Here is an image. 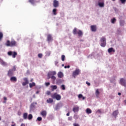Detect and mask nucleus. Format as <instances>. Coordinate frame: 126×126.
Returning <instances> with one entry per match:
<instances>
[{
  "mask_svg": "<svg viewBox=\"0 0 126 126\" xmlns=\"http://www.w3.org/2000/svg\"><path fill=\"white\" fill-rule=\"evenodd\" d=\"M113 0V1H115V0Z\"/></svg>",
  "mask_w": 126,
  "mask_h": 126,
  "instance_id": "58",
  "label": "nucleus"
},
{
  "mask_svg": "<svg viewBox=\"0 0 126 126\" xmlns=\"http://www.w3.org/2000/svg\"><path fill=\"white\" fill-rule=\"evenodd\" d=\"M51 88L52 89V91H54V90H56V89L58 88V87L56 85H52L51 86Z\"/></svg>",
  "mask_w": 126,
  "mask_h": 126,
  "instance_id": "23",
  "label": "nucleus"
},
{
  "mask_svg": "<svg viewBox=\"0 0 126 126\" xmlns=\"http://www.w3.org/2000/svg\"><path fill=\"white\" fill-rule=\"evenodd\" d=\"M91 29L92 32H96L97 31V27L96 25H92L91 26Z\"/></svg>",
  "mask_w": 126,
  "mask_h": 126,
  "instance_id": "11",
  "label": "nucleus"
},
{
  "mask_svg": "<svg viewBox=\"0 0 126 126\" xmlns=\"http://www.w3.org/2000/svg\"><path fill=\"white\" fill-rule=\"evenodd\" d=\"M65 59V56L64 55L62 56V61L64 62V59Z\"/></svg>",
  "mask_w": 126,
  "mask_h": 126,
  "instance_id": "38",
  "label": "nucleus"
},
{
  "mask_svg": "<svg viewBox=\"0 0 126 126\" xmlns=\"http://www.w3.org/2000/svg\"><path fill=\"white\" fill-rule=\"evenodd\" d=\"M73 34H74V35H76V34H77L79 37H82L83 35V32H82L81 30H77L76 28H74V30H73Z\"/></svg>",
  "mask_w": 126,
  "mask_h": 126,
  "instance_id": "3",
  "label": "nucleus"
},
{
  "mask_svg": "<svg viewBox=\"0 0 126 126\" xmlns=\"http://www.w3.org/2000/svg\"><path fill=\"white\" fill-rule=\"evenodd\" d=\"M118 95H121V93H118Z\"/></svg>",
  "mask_w": 126,
  "mask_h": 126,
  "instance_id": "53",
  "label": "nucleus"
},
{
  "mask_svg": "<svg viewBox=\"0 0 126 126\" xmlns=\"http://www.w3.org/2000/svg\"><path fill=\"white\" fill-rule=\"evenodd\" d=\"M116 20L115 18H113L112 19H111V23L112 24H115V22H116Z\"/></svg>",
  "mask_w": 126,
  "mask_h": 126,
  "instance_id": "34",
  "label": "nucleus"
},
{
  "mask_svg": "<svg viewBox=\"0 0 126 126\" xmlns=\"http://www.w3.org/2000/svg\"><path fill=\"white\" fill-rule=\"evenodd\" d=\"M87 114H91L92 113V110L90 108H87L86 111Z\"/></svg>",
  "mask_w": 126,
  "mask_h": 126,
  "instance_id": "26",
  "label": "nucleus"
},
{
  "mask_svg": "<svg viewBox=\"0 0 126 126\" xmlns=\"http://www.w3.org/2000/svg\"><path fill=\"white\" fill-rule=\"evenodd\" d=\"M30 88H32V87H33V86H36V84L34 82H32V83H30Z\"/></svg>",
  "mask_w": 126,
  "mask_h": 126,
  "instance_id": "25",
  "label": "nucleus"
},
{
  "mask_svg": "<svg viewBox=\"0 0 126 126\" xmlns=\"http://www.w3.org/2000/svg\"><path fill=\"white\" fill-rule=\"evenodd\" d=\"M16 70V68L14 66L13 69L9 70L8 71L7 75L8 76H12L13 75V72Z\"/></svg>",
  "mask_w": 126,
  "mask_h": 126,
  "instance_id": "5",
  "label": "nucleus"
},
{
  "mask_svg": "<svg viewBox=\"0 0 126 126\" xmlns=\"http://www.w3.org/2000/svg\"><path fill=\"white\" fill-rule=\"evenodd\" d=\"M29 1L32 4H34V3H35V0H29Z\"/></svg>",
  "mask_w": 126,
  "mask_h": 126,
  "instance_id": "37",
  "label": "nucleus"
},
{
  "mask_svg": "<svg viewBox=\"0 0 126 126\" xmlns=\"http://www.w3.org/2000/svg\"><path fill=\"white\" fill-rule=\"evenodd\" d=\"M68 121H71V120H72V118H71V117H68Z\"/></svg>",
  "mask_w": 126,
  "mask_h": 126,
  "instance_id": "46",
  "label": "nucleus"
},
{
  "mask_svg": "<svg viewBox=\"0 0 126 126\" xmlns=\"http://www.w3.org/2000/svg\"><path fill=\"white\" fill-rule=\"evenodd\" d=\"M53 6L54 7H58L59 6V1L57 0H54L53 1Z\"/></svg>",
  "mask_w": 126,
  "mask_h": 126,
  "instance_id": "12",
  "label": "nucleus"
},
{
  "mask_svg": "<svg viewBox=\"0 0 126 126\" xmlns=\"http://www.w3.org/2000/svg\"><path fill=\"white\" fill-rule=\"evenodd\" d=\"M73 111L75 113V112H78L79 111V107L78 106L76 105V106L73 108Z\"/></svg>",
  "mask_w": 126,
  "mask_h": 126,
  "instance_id": "17",
  "label": "nucleus"
},
{
  "mask_svg": "<svg viewBox=\"0 0 126 126\" xmlns=\"http://www.w3.org/2000/svg\"><path fill=\"white\" fill-rule=\"evenodd\" d=\"M46 94H47V95H51V92H50V91H47V92H46Z\"/></svg>",
  "mask_w": 126,
  "mask_h": 126,
  "instance_id": "42",
  "label": "nucleus"
},
{
  "mask_svg": "<svg viewBox=\"0 0 126 126\" xmlns=\"http://www.w3.org/2000/svg\"><path fill=\"white\" fill-rule=\"evenodd\" d=\"M33 79H31V80H30V82H33Z\"/></svg>",
  "mask_w": 126,
  "mask_h": 126,
  "instance_id": "50",
  "label": "nucleus"
},
{
  "mask_svg": "<svg viewBox=\"0 0 126 126\" xmlns=\"http://www.w3.org/2000/svg\"><path fill=\"white\" fill-rule=\"evenodd\" d=\"M57 9L55 8V9H53V14H54V15H57Z\"/></svg>",
  "mask_w": 126,
  "mask_h": 126,
  "instance_id": "35",
  "label": "nucleus"
},
{
  "mask_svg": "<svg viewBox=\"0 0 126 126\" xmlns=\"http://www.w3.org/2000/svg\"><path fill=\"white\" fill-rule=\"evenodd\" d=\"M78 97L79 99L82 98V100H85V97L83 96V95L82 94H79L78 95Z\"/></svg>",
  "mask_w": 126,
  "mask_h": 126,
  "instance_id": "22",
  "label": "nucleus"
},
{
  "mask_svg": "<svg viewBox=\"0 0 126 126\" xmlns=\"http://www.w3.org/2000/svg\"><path fill=\"white\" fill-rule=\"evenodd\" d=\"M64 65L63 64H62V66H63Z\"/></svg>",
  "mask_w": 126,
  "mask_h": 126,
  "instance_id": "57",
  "label": "nucleus"
},
{
  "mask_svg": "<svg viewBox=\"0 0 126 126\" xmlns=\"http://www.w3.org/2000/svg\"><path fill=\"white\" fill-rule=\"evenodd\" d=\"M28 120H32V119H33V116L32 115V114H29L28 117Z\"/></svg>",
  "mask_w": 126,
  "mask_h": 126,
  "instance_id": "31",
  "label": "nucleus"
},
{
  "mask_svg": "<svg viewBox=\"0 0 126 126\" xmlns=\"http://www.w3.org/2000/svg\"><path fill=\"white\" fill-rule=\"evenodd\" d=\"M70 67V65L65 66L64 68H69Z\"/></svg>",
  "mask_w": 126,
  "mask_h": 126,
  "instance_id": "45",
  "label": "nucleus"
},
{
  "mask_svg": "<svg viewBox=\"0 0 126 126\" xmlns=\"http://www.w3.org/2000/svg\"><path fill=\"white\" fill-rule=\"evenodd\" d=\"M38 58H40V59H41V58L43 57V54H38Z\"/></svg>",
  "mask_w": 126,
  "mask_h": 126,
  "instance_id": "40",
  "label": "nucleus"
},
{
  "mask_svg": "<svg viewBox=\"0 0 126 126\" xmlns=\"http://www.w3.org/2000/svg\"><path fill=\"white\" fill-rule=\"evenodd\" d=\"M108 52L109 54H111V53H115V52H116V50L114 48H113V47H111L108 49Z\"/></svg>",
  "mask_w": 126,
  "mask_h": 126,
  "instance_id": "16",
  "label": "nucleus"
},
{
  "mask_svg": "<svg viewBox=\"0 0 126 126\" xmlns=\"http://www.w3.org/2000/svg\"><path fill=\"white\" fill-rule=\"evenodd\" d=\"M120 1L122 3L125 4L126 3V0H120Z\"/></svg>",
  "mask_w": 126,
  "mask_h": 126,
  "instance_id": "41",
  "label": "nucleus"
},
{
  "mask_svg": "<svg viewBox=\"0 0 126 126\" xmlns=\"http://www.w3.org/2000/svg\"><path fill=\"white\" fill-rule=\"evenodd\" d=\"M120 84L124 87H126V80H124V78L120 79Z\"/></svg>",
  "mask_w": 126,
  "mask_h": 126,
  "instance_id": "9",
  "label": "nucleus"
},
{
  "mask_svg": "<svg viewBox=\"0 0 126 126\" xmlns=\"http://www.w3.org/2000/svg\"><path fill=\"white\" fill-rule=\"evenodd\" d=\"M60 109V104H57L55 108V111H58Z\"/></svg>",
  "mask_w": 126,
  "mask_h": 126,
  "instance_id": "30",
  "label": "nucleus"
},
{
  "mask_svg": "<svg viewBox=\"0 0 126 126\" xmlns=\"http://www.w3.org/2000/svg\"><path fill=\"white\" fill-rule=\"evenodd\" d=\"M3 99L5 101H6V100H7V98L6 97H4Z\"/></svg>",
  "mask_w": 126,
  "mask_h": 126,
  "instance_id": "47",
  "label": "nucleus"
},
{
  "mask_svg": "<svg viewBox=\"0 0 126 126\" xmlns=\"http://www.w3.org/2000/svg\"><path fill=\"white\" fill-rule=\"evenodd\" d=\"M46 102L49 104H51L52 103H53V102H54V99H53V98H50L46 100Z\"/></svg>",
  "mask_w": 126,
  "mask_h": 126,
  "instance_id": "21",
  "label": "nucleus"
},
{
  "mask_svg": "<svg viewBox=\"0 0 126 126\" xmlns=\"http://www.w3.org/2000/svg\"><path fill=\"white\" fill-rule=\"evenodd\" d=\"M86 84H87V85H88V86H90L91 84H90V83L88 82V81H87V82H86Z\"/></svg>",
  "mask_w": 126,
  "mask_h": 126,
  "instance_id": "43",
  "label": "nucleus"
},
{
  "mask_svg": "<svg viewBox=\"0 0 126 126\" xmlns=\"http://www.w3.org/2000/svg\"><path fill=\"white\" fill-rule=\"evenodd\" d=\"M16 126V125L15 124L11 125V126Z\"/></svg>",
  "mask_w": 126,
  "mask_h": 126,
  "instance_id": "52",
  "label": "nucleus"
},
{
  "mask_svg": "<svg viewBox=\"0 0 126 126\" xmlns=\"http://www.w3.org/2000/svg\"><path fill=\"white\" fill-rule=\"evenodd\" d=\"M52 97L56 99V100H57V101H60V100H61V99H62V96H61V95L57 94V93H55Z\"/></svg>",
  "mask_w": 126,
  "mask_h": 126,
  "instance_id": "8",
  "label": "nucleus"
},
{
  "mask_svg": "<svg viewBox=\"0 0 126 126\" xmlns=\"http://www.w3.org/2000/svg\"><path fill=\"white\" fill-rule=\"evenodd\" d=\"M98 5L100 6V7H104V3L103 2H99Z\"/></svg>",
  "mask_w": 126,
  "mask_h": 126,
  "instance_id": "29",
  "label": "nucleus"
},
{
  "mask_svg": "<svg viewBox=\"0 0 126 126\" xmlns=\"http://www.w3.org/2000/svg\"><path fill=\"white\" fill-rule=\"evenodd\" d=\"M7 54L9 56H12L13 59H15V58H16V56H17V52L15 51H14V52L9 51L7 53Z\"/></svg>",
  "mask_w": 126,
  "mask_h": 126,
  "instance_id": "6",
  "label": "nucleus"
},
{
  "mask_svg": "<svg viewBox=\"0 0 126 126\" xmlns=\"http://www.w3.org/2000/svg\"><path fill=\"white\" fill-rule=\"evenodd\" d=\"M66 116H67V117L69 116V112H68V113L66 114Z\"/></svg>",
  "mask_w": 126,
  "mask_h": 126,
  "instance_id": "49",
  "label": "nucleus"
},
{
  "mask_svg": "<svg viewBox=\"0 0 126 126\" xmlns=\"http://www.w3.org/2000/svg\"><path fill=\"white\" fill-rule=\"evenodd\" d=\"M61 88L62 89V90H65V86H64V85H62L61 86Z\"/></svg>",
  "mask_w": 126,
  "mask_h": 126,
  "instance_id": "36",
  "label": "nucleus"
},
{
  "mask_svg": "<svg viewBox=\"0 0 126 126\" xmlns=\"http://www.w3.org/2000/svg\"><path fill=\"white\" fill-rule=\"evenodd\" d=\"M120 24L121 26H124V25L125 24V21L124 20L120 21Z\"/></svg>",
  "mask_w": 126,
  "mask_h": 126,
  "instance_id": "33",
  "label": "nucleus"
},
{
  "mask_svg": "<svg viewBox=\"0 0 126 126\" xmlns=\"http://www.w3.org/2000/svg\"><path fill=\"white\" fill-rule=\"evenodd\" d=\"M0 63L2 65H3L4 66H6V65H7V63L5 62L4 61H3V60H2V59L0 58Z\"/></svg>",
  "mask_w": 126,
  "mask_h": 126,
  "instance_id": "14",
  "label": "nucleus"
},
{
  "mask_svg": "<svg viewBox=\"0 0 126 126\" xmlns=\"http://www.w3.org/2000/svg\"><path fill=\"white\" fill-rule=\"evenodd\" d=\"M99 94H100V92H99V90L97 89L95 91V94L96 97H98V96H99Z\"/></svg>",
  "mask_w": 126,
  "mask_h": 126,
  "instance_id": "32",
  "label": "nucleus"
},
{
  "mask_svg": "<svg viewBox=\"0 0 126 126\" xmlns=\"http://www.w3.org/2000/svg\"><path fill=\"white\" fill-rule=\"evenodd\" d=\"M57 75V72L56 71H50L47 74V79L51 78L53 81H56V76Z\"/></svg>",
  "mask_w": 126,
  "mask_h": 126,
  "instance_id": "1",
  "label": "nucleus"
},
{
  "mask_svg": "<svg viewBox=\"0 0 126 126\" xmlns=\"http://www.w3.org/2000/svg\"><path fill=\"white\" fill-rule=\"evenodd\" d=\"M24 81L25 82L22 83L23 86H25L26 85H27V84H29V81H28V79L27 78H24Z\"/></svg>",
  "mask_w": 126,
  "mask_h": 126,
  "instance_id": "10",
  "label": "nucleus"
},
{
  "mask_svg": "<svg viewBox=\"0 0 126 126\" xmlns=\"http://www.w3.org/2000/svg\"><path fill=\"white\" fill-rule=\"evenodd\" d=\"M47 41L48 42H52L53 41V37L51 34H48L47 35Z\"/></svg>",
  "mask_w": 126,
  "mask_h": 126,
  "instance_id": "13",
  "label": "nucleus"
},
{
  "mask_svg": "<svg viewBox=\"0 0 126 126\" xmlns=\"http://www.w3.org/2000/svg\"><path fill=\"white\" fill-rule=\"evenodd\" d=\"M37 120L38 122H41V121H42V117H39L37 118Z\"/></svg>",
  "mask_w": 126,
  "mask_h": 126,
  "instance_id": "39",
  "label": "nucleus"
},
{
  "mask_svg": "<svg viewBox=\"0 0 126 126\" xmlns=\"http://www.w3.org/2000/svg\"><path fill=\"white\" fill-rule=\"evenodd\" d=\"M40 114L41 116H42L43 118H46L47 116V111L45 110L42 111Z\"/></svg>",
  "mask_w": 126,
  "mask_h": 126,
  "instance_id": "15",
  "label": "nucleus"
},
{
  "mask_svg": "<svg viewBox=\"0 0 126 126\" xmlns=\"http://www.w3.org/2000/svg\"><path fill=\"white\" fill-rule=\"evenodd\" d=\"M10 80L12 82H16L17 81V78H16V77H11Z\"/></svg>",
  "mask_w": 126,
  "mask_h": 126,
  "instance_id": "19",
  "label": "nucleus"
},
{
  "mask_svg": "<svg viewBox=\"0 0 126 126\" xmlns=\"http://www.w3.org/2000/svg\"><path fill=\"white\" fill-rule=\"evenodd\" d=\"M5 45L7 46V47H15V46L17 45V44L16 43V41L15 40H7Z\"/></svg>",
  "mask_w": 126,
  "mask_h": 126,
  "instance_id": "2",
  "label": "nucleus"
},
{
  "mask_svg": "<svg viewBox=\"0 0 126 126\" xmlns=\"http://www.w3.org/2000/svg\"><path fill=\"white\" fill-rule=\"evenodd\" d=\"M106 37L105 36H102L100 39V46L102 47L103 48H104V47H106Z\"/></svg>",
  "mask_w": 126,
  "mask_h": 126,
  "instance_id": "4",
  "label": "nucleus"
},
{
  "mask_svg": "<svg viewBox=\"0 0 126 126\" xmlns=\"http://www.w3.org/2000/svg\"><path fill=\"white\" fill-rule=\"evenodd\" d=\"M46 86H49L50 85V82L45 83Z\"/></svg>",
  "mask_w": 126,
  "mask_h": 126,
  "instance_id": "44",
  "label": "nucleus"
},
{
  "mask_svg": "<svg viewBox=\"0 0 126 126\" xmlns=\"http://www.w3.org/2000/svg\"><path fill=\"white\" fill-rule=\"evenodd\" d=\"M80 73V70L79 69H76L75 71H73L72 74V76L73 77H75V76H77Z\"/></svg>",
  "mask_w": 126,
  "mask_h": 126,
  "instance_id": "7",
  "label": "nucleus"
},
{
  "mask_svg": "<svg viewBox=\"0 0 126 126\" xmlns=\"http://www.w3.org/2000/svg\"><path fill=\"white\" fill-rule=\"evenodd\" d=\"M59 63V62H58V61H56L55 62V64L57 65Z\"/></svg>",
  "mask_w": 126,
  "mask_h": 126,
  "instance_id": "48",
  "label": "nucleus"
},
{
  "mask_svg": "<svg viewBox=\"0 0 126 126\" xmlns=\"http://www.w3.org/2000/svg\"><path fill=\"white\" fill-rule=\"evenodd\" d=\"M118 114H119V111H118V110H116L114 111L112 114L113 116L115 117V118H117V116H118Z\"/></svg>",
  "mask_w": 126,
  "mask_h": 126,
  "instance_id": "20",
  "label": "nucleus"
},
{
  "mask_svg": "<svg viewBox=\"0 0 126 126\" xmlns=\"http://www.w3.org/2000/svg\"><path fill=\"white\" fill-rule=\"evenodd\" d=\"M0 121H1V117L0 116Z\"/></svg>",
  "mask_w": 126,
  "mask_h": 126,
  "instance_id": "54",
  "label": "nucleus"
},
{
  "mask_svg": "<svg viewBox=\"0 0 126 126\" xmlns=\"http://www.w3.org/2000/svg\"><path fill=\"white\" fill-rule=\"evenodd\" d=\"M39 92L38 91H37L36 92V94H39Z\"/></svg>",
  "mask_w": 126,
  "mask_h": 126,
  "instance_id": "51",
  "label": "nucleus"
},
{
  "mask_svg": "<svg viewBox=\"0 0 126 126\" xmlns=\"http://www.w3.org/2000/svg\"><path fill=\"white\" fill-rule=\"evenodd\" d=\"M13 123H14V122H12V124H13Z\"/></svg>",
  "mask_w": 126,
  "mask_h": 126,
  "instance_id": "59",
  "label": "nucleus"
},
{
  "mask_svg": "<svg viewBox=\"0 0 126 126\" xmlns=\"http://www.w3.org/2000/svg\"><path fill=\"white\" fill-rule=\"evenodd\" d=\"M3 38V33H2V32H0V41H1Z\"/></svg>",
  "mask_w": 126,
  "mask_h": 126,
  "instance_id": "27",
  "label": "nucleus"
},
{
  "mask_svg": "<svg viewBox=\"0 0 126 126\" xmlns=\"http://www.w3.org/2000/svg\"><path fill=\"white\" fill-rule=\"evenodd\" d=\"M58 76L59 78H63V72L61 71L59 72L58 73Z\"/></svg>",
  "mask_w": 126,
  "mask_h": 126,
  "instance_id": "18",
  "label": "nucleus"
},
{
  "mask_svg": "<svg viewBox=\"0 0 126 126\" xmlns=\"http://www.w3.org/2000/svg\"><path fill=\"white\" fill-rule=\"evenodd\" d=\"M27 117H28V114L27 113H25L23 114V119L24 120H27Z\"/></svg>",
  "mask_w": 126,
  "mask_h": 126,
  "instance_id": "24",
  "label": "nucleus"
},
{
  "mask_svg": "<svg viewBox=\"0 0 126 126\" xmlns=\"http://www.w3.org/2000/svg\"><path fill=\"white\" fill-rule=\"evenodd\" d=\"M33 98H35V95H33Z\"/></svg>",
  "mask_w": 126,
  "mask_h": 126,
  "instance_id": "55",
  "label": "nucleus"
},
{
  "mask_svg": "<svg viewBox=\"0 0 126 126\" xmlns=\"http://www.w3.org/2000/svg\"><path fill=\"white\" fill-rule=\"evenodd\" d=\"M3 103H6V101H5L3 102Z\"/></svg>",
  "mask_w": 126,
  "mask_h": 126,
  "instance_id": "56",
  "label": "nucleus"
},
{
  "mask_svg": "<svg viewBox=\"0 0 126 126\" xmlns=\"http://www.w3.org/2000/svg\"><path fill=\"white\" fill-rule=\"evenodd\" d=\"M35 105H37V102H33L31 104V107L32 108H35Z\"/></svg>",
  "mask_w": 126,
  "mask_h": 126,
  "instance_id": "28",
  "label": "nucleus"
}]
</instances>
